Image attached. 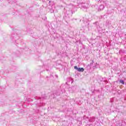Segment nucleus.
Masks as SVG:
<instances>
[{"instance_id": "f257e3e1", "label": "nucleus", "mask_w": 126, "mask_h": 126, "mask_svg": "<svg viewBox=\"0 0 126 126\" xmlns=\"http://www.w3.org/2000/svg\"><path fill=\"white\" fill-rule=\"evenodd\" d=\"M74 68H75V69H76L77 71H79L80 72H83L84 71V68L82 67V68L77 67V66H74Z\"/></svg>"}, {"instance_id": "f03ea898", "label": "nucleus", "mask_w": 126, "mask_h": 126, "mask_svg": "<svg viewBox=\"0 0 126 126\" xmlns=\"http://www.w3.org/2000/svg\"><path fill=\"white\" fill-rule=\"evenodd\" d=\"M120 83H121V84H125V82L124 81V80H120Z\"/></svg>"}, {"instance_id": "7ed1b4c3", "label": "nucleus", "mask_w": 126, "mask_h": 126, "mask_svg": "<svg viewBox=\"0 0 126 126\" xmlns=\"http://www.w3.org/2000/svg\"><path fill=\"white\" fill-rule=\"evenodd\" d=\"M42 19L43 20H46L47 19V17H46V16L43 17Z\"/></svg>"}]
</instances>
